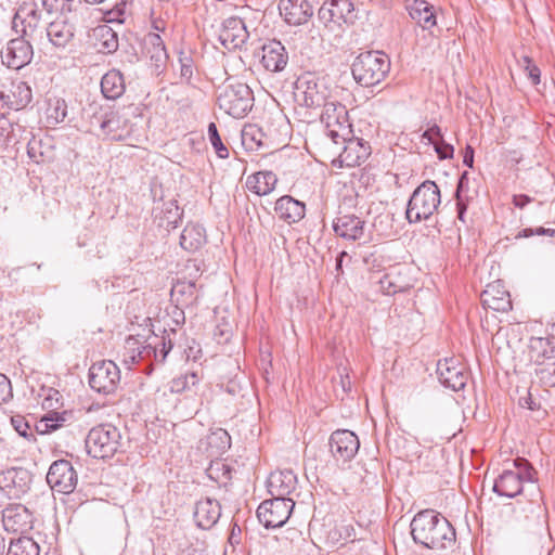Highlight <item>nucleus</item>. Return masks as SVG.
<instances>
[{"instance_id": "obj_31", "label": "nucleus", "mask_w": 555, "mask_h": 555, "mask_svg": "<svg viewBox=\"0 0 555 555\" xmlns=\"http://www.w3.org/2000/svg\"><path fill=\"white\" fill-rule=\"evenodd\" d=\"M170 297L173 302L182 308L195 305L198 299L196 283L194 281L177 280L171 287Z\"/></svg>"}, {"instance_id": "obj_42", "label": "nucleus", "mask_w": 555, "mask_h": 555, "mask_svg": "<svg viewBox=\"0 0 555 555\" xmlns=\"http://www.w3.org/2000/svg\"><path fill=\"white\" fill-rule=\"evenodd\" d=\"M264 134L256 125H247L242 130V143L247 150H258L263 146Z\"/></svg>"}, {"instance_id": "obj_35", "label": "nucleus", "mask_w": 555, "mask_h": 555, "mask_svg": "<svg viewBox=\"0 0 555 555\" xmlns=\"http://www.w3.org/2000/svg\"><path fill=\"white\" fill-rule=\"evenodd\" d=\"M173 344L168 335L167 337L163 336L160 338L159 343H155L154 345L147 344L146 346H143L141 350L138 352V357L140 359H145L150 357H154L155 361L158 363H164L166 360L167 354L172 349ZM131 363L137 361V356L131 354L130 356Z\"/></svg>"}, {"instance_id": "obj_9", "label": "nucleus", "mask_w": 555, "mask_h": 555, "mask_svg": "<svg viewBox=\"0 0 555 555\" xmlns=\"http://www.w3.org/2000/svg\"><path fill=\"white\" fill-rule=\"evenodd\" d=\"M41 14L37 9L36 3H22L16 10L12 27L21 37L28 38L29 40H36L42 38V31L40 27Z\"/></svg>"}, {"instance_id": "obj_45", "label": "nucleus", "mask_w": 555, "mask_h": 555, "mask_svg": "<svg viewBox=\"0 0 555 555\" xmlns=\"http://www.w3.org/2000/svg\"><path fill=\"white\" fill-rule=\"evenodd\" d=\"M199 377L196 372L186 373L184 375L173 378L169 383V389L171 392L180 393L191 389L198 384Z\"/></svg>"}, {"instance_id": "obj_50", "label": "nucleus", "mask_w": 555, "mask_h": 555, "mask_svg": "<svg viewBox=\"0 0 555 555\" xmlns=\"http://www.w3.org/2000/svg\"><path fill=\"white\" fill-rule=\"evenodd\" d=\"M74 4V0H42V5L49 13L59 12L60 16L73 13Z\"/></svg>"}, {"instance_id": "obj_54", "label": "nucleus", "mask_w": 555, "mask_h": 555, "mask_svg": "<svg viewBox=\"0 0 555 555\" xmlns=\"http://www.w3.org/2000/svg\"><path fill=\"white\" fill-rule=\"evenodd\" d=\"M534 235L554 236L555 235V230L554 229L544 228V227L525 228V229L518 231V233L515 235V238L516 240L529 238V237H532Z\"/></svg>"}, {"instance_id": "obj_55", "label": "nucleus", "mask_w": 555, "mask_h": 555, "mask_svg": "<svg viewBox=\"0 0 555 555\" xmlns=\"http://www.w3.org/2000/svg\"><path fill=\"white\" fill-rule=\"evenodd\" d=\"M220 442L219 449L221 452L225 451L230 448V436L223 430L219 429L218 431L212 433L208 437V444L212 447L215 443Z\"/></svg>"}, {"instance_id": "obj_56", "label": "nucleus", "mask_w": 555, "mask_h": 555, "mask_svg": "<svg viewBox=\"0 0 555 555\" xmlns=\"http://www.w3.org/2000/svg\"><path fill=\"white\" fill-rule=\"evenodd\" d=\"M179 64H180V76L181 78L190 81L193 76V60L190 55L184 54L183 52L179 55Z\"/></svg>"}, {"instance_id": "obj_10", "label": "nucleus", "mask_w": 555, "mask_h": 555, "mask_svg": "<svg viewBox=\"0 0 555 555\" xmlns=\"http://www.w3.org/2000/svg\"><path fill=\"white\" fill-rule=\"evenodd\" d=\"M47 430H56L62 427H72L83 434L90 426L89 412L83 409L48 412L42 418Z\"/></svg>"}, {"instance_id": "obj_57", "label": "nucleus", "mask_w": 555, "mask_h": 555, "mask_svg": "<svg viewBox=\"0 0 555 555\" xmlns=\"http://www.w3.org/2000/svg\"><path fill=\"white\" fill-rule=\"evenodd\" d=\"M12 426L17 431V434L24 438H28L33 436L30 431V426L26 422V420L21 415H15L11 418Z\"/></svg>"}, {"instance_id": "obj_24", "label": "nucleus", "mask_w": 555, "mask_h": 555, "mask_svg": "<svg viewBox=\"0 0 555 555\" xmlns=\"http://www.w3.org/2000/svg\"><path fill=\"white\" fill-rule=\"evenodd\" d=\"M261 63L267 70L282 72L288 63V53L278 40H270L262 46Z\"/></svg>"}, {"instance_id": "obj_47", "label": "nucleus", "mask_w": 555, "mask_h": 555, "mask_svg": "<svg viewBox=\"0 0 555 555\" xmlns=\"http://www.w3.org/2000/svg\"><path fill=\"white\" fill-rule=\"evenodd\" d=\"M47 116L48 119L52 120L54 124L64 121L67 116V104L65 100L61 98L50 99Z\"/></svg>"}, {"instance_id": "obj_15", "label": "nucleus", "mask_w": 555, "mask_h": 555, "mask_svg": "<svg viewBox=\"0 0 555 555\" xmlns=\"http://www.w3.org/2000/svg\"><path fill=\"white\" fill-rule=\"evenodd\" d=\"M322 105L321 120L327 128V135L338 144L340 132L349 128L346 107L335 102H324Z\"/></svg>"}, {"instance_id": "obj_13", "label": "nucleus", "mask_w": 555, "mask_h": 555, "mask_svg": "<svg viewBox=\"0 0 555 555\" xmlns=\"http://www.w3.org/2000/svg\"><path fill=\"white\" fill-rule=\"evenodd\" d=\"M31 475L22 467H11L0 473V490L9 499H20L30 489Z\"/></svg>"}, {"instance_id": "obj_58", "label": "nucleus", "mask_w": 555, "mask_h": 555, "mask_svg": "<svg viewBox=\"0 0 555 555\" xmlns=\"http://www.w3.org/2000/svg\"><path fill=\"white\" fill-rule=\"evenodd\" d=\"M13 397L10 379L0 373V404L7 403Z\"/></svg>"}, {"instance_id": "obj_16", "label": "nucleus", "mask_w": 555, "mask_h": 555, "mask_svg": "<svg viewBox=\"0 0 555 555\" xmlns=\"http://www.w3.org/2000/svg\"><path fill=\"white\" fill-rule=\"evenodd\" d=\"M33 47L26 38L11 39L1 52L2 63L12 69H21L30 63Z\"/></svg>"}, {"instance_id": "obj_21", "label": "nucleus", "mask_w": 555, "mask_h": 555, "mask_svg": "<svg viewBox=\"0 0 555 555\" xmlns=\"http://www.w3.org/2000/svg\"><path fill=\"white\" fill-rule=\"evenodd\" d=\"M75 23L67 16H59L46 28L49 42L56 49H64L75 37Z\"/></svg>"}, {"instance_id": "obj_2", "label": "nucleus", "mask_w": 555, "mask_h": 555, "mask_svg": "<svg viewBox=\"0 0 555 555\" xmlns=\"http://www.w3.org/2000/svg\"><path fill=\"white\" fill-rule=\"evenodd\" d=\"M389 57L379 51L360 53L351 66L354 80L366 88L382 82L389 73Z\"/></svg>"}, {"instance_id": "obj_18", "label": "nucleus", "mask_w": 555, "mask_h": 555, "mask_svg": "<svg viewBox=\"0 0 555 555\" xmlns=\"http://www.w3.org/2000/svg\"><path fill=\"white\" fill-rule=\"evenodd\" d=\"M344 150L338 156L341 167H357L363 164L371 155L369 142L359 138L345 139L343 135Z\"/></svg>"}, {"instance_id": "obj_39", "label": "nucleus", "mask_w": 555, "mask_h": 555, "mask_svg": "<svg viewBox=\"0 0 555 555\" xmlns=\"http://www.w3.org/2000/svg\"><path fill=\"white\" fill-rule=\"evenodd\" d=\"M555 356V346L552 345L548 338L532 337L529 345V358L538 364L552 360Z\"/></svg>"}, {"instance_id": "obj_64", "label": "nucleus", "mask_w": 555, "mask_h": 555, "mask_svg": "<svg viewBox=\"0 0 555 555\" xmlns=\"http://www.w3.org/2000/svg\"><path fill=\"white\" fill-rule=\"evenodd\" d=\"M532 201L533 199L526 194H516L513 196V204L515 205V207L520 209L525 208V206H527Z\"/></svg>"}, {"instance_id": "obj_12", "label": "nucleus", "mask_w": 555, "mask_h": 555, "mask_svg": "<svg viewBox=\"0 0 555 555\" xmlns=\"http://www.w3.org/2000/svg\"><path fill=\"white\" fill-rule=\"evenodd\" d=\"M2 525L7 532L25 534L34 527L33 512L21 503H10L2 509Z\"/></svg>"}, {"instance_id": "obj_41", "label": "nucleus", "mask_w": 555, "mask_h": 555, "mask_svg": "<svg viewBox=\"0 0 555 555\" xmlns=\"http://www.w3.org/2000/svg\"><path fill=\"white\" fill-rule=\"evenodd\" d=\"M40 547L36 541L28 537H21L12 541L7 555H39Z\"/></svg>"}, {"instance_id": "obj_5", "label": "nucleus", "mask_w": 555, "mask_h": 555, "mask_svg": "<svg viewBox=\"0 0 555 555\" xmlns=\"http://www.w3.org/2000/svg\"><path fill=\"white\" fill-rule=\"evenodd\" d=\"M137 111L138 108L133 105L109 109L100 116L94 114L91 124L96 122L102 132L111 140L122 141L128 139L133 131L131 116H134Z\"/></svg>"}, {"instance_id": "obj_26", "label": "nucleus", "mask_w": 555, "mask_h": 555, "mask_svg": "<svg viewBox=\"0 0 555 555\" xmlns=\"http://www.w3.org/2000/svg\"><path fill=\"white\" fill-rule=\"evenodd\" d=\"M274 211L281 220L292 224L305 217L306 205L289 195H284L276 201Z\"/></svg>"}, {"instance_id": "obj_32", "label": "nucleus", "mask_w": 555, "mask_h": 555, "mask_svg": "<svg viewBox=\"0 0 555 555\" xmlns=\"http://www.w3.org/2000/svg\"><path fill=\"white\" fill-rule=\"evenodd\" d=\"M3 98L9 111H20L30 103L33 93L25 81H18L12 85L8 93H3Z\"/></svg>"}, {"instance_id": "obj_20", "label": "nucleus", "mask_w": 555, "mask_h": 555, "mask_svg": "<svg viewBox=\"0 0 555 555\" xmlns=\"http://www.w3.org/2000/svg\"><path fill=\"white\" fill-rule=\"evenodd\" d=\"M353 3L350 0H332L325 2L318 12L319 18L327 25L334 23H351L353 21Z\"/></svg>"}, {"instance_id": "obj_28", "label": "nucleus", "mask_w": 555, "mask_h": 555, "mask_svg": "<svg viewBox=\"0 0 555 555\" xmlns=\"http://www.w3.org/2000/svg\"><path fill=\"white\" fill-rule=\"evenodd\" d=\"M221 516V507L217 500L206 498L195 505L194 518L198 527L211 528Z\"/></svg>"}, {"instance_id": "obj_11", "label": "nucleus", "mask_w": 555, "mask_h": 555, "mask_svg": "<svg viewBox=\"0 0 555 555\" xmlns=\"http://www.w3.org/2000/svg\"><path fill=\"white\" fill-rule=\"evenodd\" d=\"M47 482L53 491L69 494L76 489L78 475L69 461L57 460L48 470Z\"/></svg>"}, {"instance_id": "obj_30", "label": "nucleus", "mask_w": 555, "mask_h": 555, "mask_svg": "<svg viewBox=\"0 0 555 555\" xmlns=\"http://www.w3.org/2000/svg\"><path fill=\"white\" fill-rule=\"evenodd\" d=\"M296 100L306 107L321 106L325 102V96L318 90L317 82L312 80L299 79L296 82Z\"/></svg>"}, {"instance_id": "obj_61", "label": "nucleus", "mask_w": 555, "mask_h": 555, "mask_svg": "<svg viewBox=\"0 0 555 555\" xmlns=\"http://www.w3.org/2000/svg\"><path fill=\"white\" fill-rule=\"evenodd\" d=\"M423 138L427 139L429 143L435 145V143L442 139L441 130L438 126H434L424 132Z\"/></svg>"}, {"instance_id": "obj_6", "label": "nucleus", "mask_w": 555, "mask_h": 555, "mask_svg": "<svg viewBox=\"0 0 555 555\" xmlns=\"http://www.w3.org/2000/svg\"><path fill=\"white\" fill-rule=\"evenodd\" d=\"M120 447L121 434L117 427L109 424L93 427L86 438L87 452L95 459L112 457Z\"/></svg>"}, {"instance_id": "obj_51", "label": "nucleus", "mask_w": 555, "mask_h": 555, "mask_svg": "<svg viewBox=\"0 0 555 555\" xmlns=\"http://www.w3.org/2000/svg\"><path fill=\"white\" fill-rule=\"evenodd\" d=\"M208 476L216 480L217 482L227 483L228 480L231 479V470L227 464L221 462H216L209 466L207 469Z\"/></svg>"}, {"instance_id": "obj_3", "label": "nucleus", "mask_w": 555, "mask_h": 555, "mask_svg": "<svg viewBox=\"0 0 555 555\" xmlns=\"http://www.w3.org/2000/svg\"><path fill=\"white\" fill-rule=\"evenodd\" d=\"M440 203L441 195L438 185L431 180H426L412 193L408 202L405 218L410 223L427 220L437 211Z\"/></svg>"}, {"instance_id": "obj_36", "label": "nucleus", "mask_w": 555, "mask_h": 555, "mask_svg": "<svg viewBox=\"0 0 555 555\" xmlns=\"http://www.w3.org/2000/svg\"><path fill=\"white\" fill-rule=\"evenodd\" d=\"M276 182L278 178L272 171H259L247 178L246 186L255 194L263 196L274 190Z\"/></svg>"}, {"instance_id": "obj_34", "label": "nucleus", "mask_w": 555, "mask_h": 555, "mask_svg": "<svg viewBox=\"0 0 555 555\" xmlns=\"http://www.w3.org/2000/svg\"><path fill=\"white\" fill-rule=\"evenodd\" d=\"M173 344L168 335L167 337L163 336L160 338L159 343H155L154 345L147 344L146 346H143L141 350L138 352V357L140 359H145L150 357H154L155 361L158 363H164L166 360L167 354L172 349ZM131 363L137 361V356L131 354L130 356Z\"/></svg>"}, {"instance_id": "obj_33", "label": "nucleus", "mask_w": 555, "mask_h": 555, "mask_svg": "<svg viewBox=\"0 0 555 555\" xmlns=\"http://www.w3.org/2000/svg\"><path fill=\"white\" fill-rule=\"evenodd\" d=\"M410 16L416 21V23L423 29H430L436 25V15L434 7L424 0H413L408 5Z\"/></svg>"}, {"instance_id": "obj_49", "label": "nucleus", "mask_w": 555, "mask_h": 555, "mask_svg": "<svg viewBox=\"0 0 555 555\" xmlns=\"http://www.w3.org/2000/svg\"><path fill=\"white\" fill-rule=\"evenodd\" d=\"M208 139H209V142L211 143L216 154L218 155V157L220 158H228L229 157V150L228 147L223 144L221 138H220V134L218 132V128L216 126L215 122H210L208 125Z\"/></svg>"}, {"instance_id": "obj_23", "label": "nucleus", "mask_w": 555, "mask_h": 555, "mask_svg": "<svg viewBox=\"0 0 555 555\" xmlns=\"http://www.w3.org/2000/svg\"><path fill=\"white\" fill-rule=\"evenodd\" d=\"M297 476L291 469L276 470L270 474L267 487L274 498H289L297 488Z\"/></svg>"}, {"instance_id": "obj_7", "label": "nucleus", "mask_w": 555, "mask_h": 555, "mask_svg": "<svg viewBox=\"0 0 555 555\" xmlns=\"http://www.w3.org/2000/svg\"><path fill=\"white\" fill-rule=\"evenodd\" d=\"M295 501L292 498H274L264 500L257 509V517L266 528L283 526L289 518Z\"/></svg>"}, {"instance_id": "obj_59", "label": "nucleus", "mask_w": 555, "mask_h": 555, "mask_svg": "<svg viewBox=\"0 0 555 555\" xmlns=\"http://www.w3.org/2000/svg\"><path fill=\"white\" fill-rule=\"evenodd\" d=\"M434 146L440 159H447L453 156V146L449 143H446L442 139L435 143Z\"/></svg>"}, {"instance_id": "obj_37", "label": "nucleus", "mask_w": 555, "mask_h": 555, "mask_svg": "<svg viewBox=\"0 0 555 555\" xmlns=\"http://www.w3.org/2000/svg\"><path fill=\"white\" fill-rule=\"evenodd\" d=\"M125 88L124 76L117 69H112L102 77L101 91L108 100H116L121 96Z\"/></svg>"}, {"instance_id": "obj_38", "label": "nucleus", "mask_w": 555, "mask_h": 555, "mask_svg": "<svg viewBox=\"0 0 555 555\" xmlns=\"http://www.w3.org/2000/svg\"><path fill=\"white\" fill-rule=\"evenodd\" d=\"M205 242V229L199 224H186L180 235V246L188 251L197 250Z\"/></svg>"}, {"instance_id": "obj_40", "label": "nucleus", "mask_w": 555, "mask_h": 555, "mask_svg": "<svg viewBox=\"0 0 555 555\" xmlns=\"http://www.w3.org/2000/svg\"><path fill=\"white\" fill-rule=\"evenodd\" d=\"M144 44L150 59L156 67L165 64L168 59L164 41L158 34L150 33L144 38Z\"/></svg>"}, {"instance_id": "obj_53", "label": "nucleus", "mask_w": 555, "mask_h": 555, "mask_svg": "<svg viewBox=\"0 0 555 555\" xmlns=\"http://www.w3.org/2000/svg\"><path fill=\"white\" fill-rule=\"evenodd\" d=\"M518 62L521 68L527 73L531 83L533 86L539 85L541 72L540 68L533 63V61L529 56L525 55Z\"/></svg>"}, {"instance_id": "obj_25", "label": "nucleus", "mask_w": 555, "mask_h": 555, "mask_svg": "<svg viewBox=\"0 0 555 555\" xmlns=\"http://www.w3.org/2000/svg\"><path fill=\"white\" fill-rule=\"evenodd\" d=\"M480 298L485 307L494 311L507 312L512 309L509 293L499 282L488 284Z\"/></svg>"}, {"instance_id": "obj_14", "label": "nucleus", "mask_w": 555, "mask_h": 555, "mask_svg": "<svg viewBox=\"0 0 555 555\" xmlns=\"http://www.w3.org/2000/svg\"><path fill=\"white\" fill-rule=\"evenodd\" d=\"M440 383L454 391L463 389L468 379L465 366L455 358H446L437 363Z\"/></svg>"}, {"instance_id": "obj_1", "label": "nucleus", "mask_w": 555, "mask_h": 555, "mask_svg": "<svg viewBox=\"0 0 555 555\" xmlns=\"http://www.w3.org/2000/svg\"><path fill=\"white\" fill-rule=\"evenodd\" d=\"M415 543L431 550L447 548L455 541V530L449 520L433 509L418 512L411 521Z\"/></svg>"}, {"instance_id": "obj_22", "label": "nucleus", "mask_w": 555, "mask_h": 555, "mask_svg": "<svg viewBox=\"0 0 555 555\" xmlns=\"http://www.w3.org/2000/svg\"><path fill=\"white\" fill-rule=\"evenodd\" d=\"M279 10L289 25L305 24L313 15V8L307 0H280Z\"/></svg>"}, {"instance_id": "obj_43", "label": "nucleus", "mask_w": 555, "mask_h": 555, "mask_svg": "<svg viewBox=\"0 0 555 555\" xmlns=\"http://www.w3.org/2000/svg\"><path fill=\"white\" fill-rule=\"evenodd\" d=\"M162 214L164 215L160 217V225L166 227L167 229H175L177 228L182 212L179 208V206L173 201H169L167 203L163 204Z\"/></svg>"}, {"instance_id": "obj_46", "label": "nucleus", "mask_w": 555, "mask_h": 555, "mask_svg": "<svg viewBox=\"0 0 555 555\" xmlns=\"http://www.w3.org/2000/svg\"><path fill=\"white\" fill-rule=\"evenodd\" d=\"M380 291L385 295H395L397 293L405 292L410 285L408 283L400 282L392 273H386L379 280Z\"/></svg>"}, {"instance_id": "obj_29", "label": "nucleus", "mask_w": 555, "mask_h": 555, "mask_svg": "<svg viewBox=\"0 0 555 555\" xmlns=\"http://www.w3.org/2000/svg\"><path fill=\"white\" fill-rule=\"evenodd\" d=\"M522 481L519 472L506 469L495 480L493 491L501 496L514 498L521 493Z\"/></svg>"}, {"instance_id": "obj_27", "label": "nucleus", "mask_w": 555, "mask_h": 555, "mask_svg": "<svg viewBox=\"0 0 555 555\" xmlns=\"http://www.w3.org/2000/svg\"><path fill=\"white\" fill-rule=\"evenodd\" d=\"M333 230L341 238L357 241L364 234V221L354 215H344L336 218Z\"/></svg>"}, {"instance_id": "obj_52", "label": "nucleus", "mask_w": 555, "mask_h": 555, "mask_svg": "<svg viewBox=\"0 0 555 555\" xmlns=\"http://www.w3.org/2000/svg\"><path fill=\"white\" fill-rule=\"evenodd\" d=\"M63 396L54 388H49L44 391L42 400V408L49 412H55L62 405Z\"/></svg>"}, {"instance_id": "obj_62", "label": "nucleus", "mask_w": 555, "mask_h": 555, "mask_svg": "<svg viewBox=\"0 0 555 555\" xmlns=\"http://www.w3.org/2000/svg\"><path fill=\"white\" fill-rule=\"evenodd\" d=\"M467 188H468V172L464 171L459 179L455 196L456 197H465L464 193L466 192Z\"/></svg>"}, {"instance_id": "obj_60", "label": "nucleus", "mask_w": 555, "mask_h": 555, "mask_svg": "<svg viewBox=\"0 0 555 555\" xmlns=\"http://www.w3.org/2000/svg\"><path fill=\"white\" fill-rule=\"evenodd\" d=\"M102 31H105V34L108 36V38L102 43L103 48L108 53L116 51L118 48V40L115 33H113L111 28H104Z\"/></svg>"}, {"instance_id": "obj_48", "label": "nucleus", "mask_w": 555, "mask_h": 555, "mask_svg": "<svg viewBox=\"0 0 555 555\" xmlns=\"http://www.w3.org/2000/svg\"><path fill=\"white\" fill-rule=\"evenodd\" d=\"M27 154L36 164L44 163L51 158L49 147L43 149L42 141L36 138L28 142Z\"/></svg>"}, {"instance_id": "obj_17", "label": "nucleus", "mask_w": 555, "mask_h": 555, "mask_svg": "<svg viewBox=\"0 0 555 555\" xmlns=\"http://www.w3.org/2000/svg\"><path fill=\"white\" fill-rule=\"evenodd\" d=\"M360 447L357 435L347 429H338L330 437V448L333 456L343 462L350 461Z\"/></svg>"}, {"instance_id": "obj_4", "label": "nucleus", "mask_w": 555, "mask_h": 555, "mask_svg": "<svg viewBox=\"0 0 555 555\" xmlns=\"http://www.w3.org/2000/svg\"><path fill=\"white\" fill-rule=\"evenodd\" d=\"M253 101V91L244 82L228 80L219 88L218 106L234 118H243L251 109Z\"/></svg>"}, {"instance_id": "obj_44", "label": "nucleus", "mask_w": 555, "mask_h": 555, "mask_svg": "<svg viewBox=\"0 0 555 555\" xmlns=\"http://www.w3.org/2000/svg\"><path fill=\"white\" fill-rule=\"evenodd\" d=\"M328 539L333 543L344 545L347 542H353L356 539V529L351 524H339L328 533Z\"/></svg>"}, {"instance_id": "obj_8", "label": "nucleus", "mask_w": 555, "mask_h": 555, "mask_svg": "<svg viewBox=\"0 0 555 555\" xmlns=\"http://www.w3.org/2000/svg\"><path fill=\"white\" fill-rule=\"evenodd\" d=\"M119 382V367L111 360L95 362L89 369V385L99 393L111 395L115 392Z\"/></svg>"}, {"instance_id": "obj_63", "label": "nucleus", "mask_w": 555, "mask_h": 555, "mask_svg": "<svg viewBox=\"0 0 555 555\" xmlns=\"http://www.w3.org/2000/svg\"><path fill=\"white\" fill-rule=\"evenodd\" d=\"M519 405L531 411L539 409V404L534 401L532 395L529 391L525 397L519 398Z\"/></svg>"}, {"instance_id": "obj_19", "label": "nucleus", "mask_w": 555, "mask_h": 555, "mask_svg": "<svg viewBox=\"0 0 555 555\" xmlns=\"http://www.w3.org/2000/svg\"><path fill=\"white\" fill-rule=\"evenodd\" d=\"M248 37L249 34L244 21L235 16L229 17L223 22L219 34L221 44L228 50L241 48Z\"/></svg>"}]
</instances>
